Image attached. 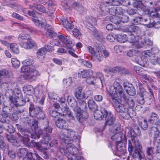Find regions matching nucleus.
I'll use <instances>...</instances> for the list:
<instances>
[{"mask_svg":"<svg viewBox=\"0 0 160 160\" xmlns=\"http://www.w3.org/2000/svg\"><path fill=\"white\" fill-rule=\"evenodd\" d=\"M46 53L45 48H43V47L42 48L38 49L37 51V57L40 60H42L44 58Z\"/></svg>","mask_w":160,"mask_h":160,"instance_id":"30","label":"nucleus"},{"mask_svg":"<svg viewBox=\"0 0 160 160\" xmlns=\"http://www.w3.org/2000/svg\"><path fill=\"white\" fill-rule=\"evenodd\" d=\"M88 52L90 54L91 60L92 61H95L96 59L98 62H101L103 59V56L101 50L98 47L95 48L90 46L87 47Z\"/></svg>","mask_w":160,"mask_h":160,"instance_id":"5","label":"nucleus"},{"mask_svg":"<svg viewBox=\"0 0 160 160\" xmlns=\"http://www.w3.org/2000/svg\"><path fill=\"white\" fill-rule=\"evenodd\" d=\"M123 86L127 93L130 96H133L136 94L135 89L132 84L124 83Z\"/></svg>","mask_w":160,"mask_h":160,"instance_id":"16","label":"nucleus"},{"mask_svg":"<svg viewBox=\"0 0 160 160\" xmlns=\"http://www.w3.org/2000/svg\"><path fill=\"white\" fill-rule=\"evenodd\" d=\"M140 92V93L137 94V102L140 104H142L144 103V98H147L151 99L153 96L152 92L151 91L150 92H148L141 89Z\"/></svg>","mask_w":160,"mask_h":160,"instance_id":"8","label":"nucleus"},{"mask_svg":"<svg viewBox=\"0 0 160 160\" xmlns=\"http://www.w3.org/2000/svg\"><path fill=\"white\" fill-rule=\"evenodd\" d=\"M128 74L129 72L128 70L122 67H117L116 73Z\"/></svg>","mask_w":160,"mask_h":160,"instance_id":"45","label":"nucleus"},{"mask_svg":"<svg viewBox=\"0 0 160 160\" xmlns=\"http://www.w3.org/2000/svg\"><path fill=\"white\" fill-rule=\"evenodd\" d=\"M107 6H108L107 8H104V10H103L101 8V5H100V8L102 11H105L107 12H108L110 14L113 16H116V11L117 10L116 8H117L116 7H111L110 8H109V7L112 6V5H109L108 6L107 5Z\"/></svg>","mask_w":160,"mask_h":160,"instance_id":"29","label":"nucleus"},{"mask_svg":"<svg viewBox=\"0 0 160 160\" xmlns=\"http://www.w3.org/2000/svg\"><path fill=\"white\" fill-rule=\"evenodd\" d=\"M120 3L118 4V5H122L123 6H127L130 5V0H121Z\"/></svg>","mask_w":160,"mask_h":160,"instance_id":"64","label":"nucleus"},{"mask_svg":"<svg viewBox=\"0 0 160 160\" xmlns=\"http://www.w3.org/2000/svg\"><path fill=\"white\" fill-rule=\"evenodd\" d=\"M122 112H120L121 113L120 115L123 117V118L126 119H128L129 118L133 117V116H132L130 114V112H128V111H122Z\"/></svg>","mask_w":160,"mask_h":160,"instance_id":"46","label":"nucleus"},{"mask_svg":"<svg viewBox=\"0 0 160 160\" xmlns=\"http://www.w3.org/2000/svg\"><path fill=\"white\" fill-rule=\"evenodd\" d=\"M121 0H109L101 4V8L102 9L104 10V8H107L108 6L109 5H118Z\"/></svg>","mask_w":160,"mask_h":160,"instance_id":"19","label":"nucleus"},{"mask_svg":"<svg viewBox=\"0 0 160 160\" xmlns=\"http://www.w3.org/2000/svg\"><path fill=\"white\" fill-rule=\"evenodd\" d=\"M149 122L150 123L157 125H160L159 119L158 116L155 113H152L150 116L149 119Z\"/></svg>","mask_w":160,"mask_h":160,"instance_id":"21","label":"nucleus"},{"mask_svg":"<svg viewBox=\"0 0 160 160\" xmlns=\"http://www.w3.org/2000/svg\"><path fill=\"white\" fill-rule=\"evenodd\" d=\"M127 136L129 137L128 140V151L131 160H151L148 158L145 159L144 152L142 151V146L137 138V134L132 129L128 132Z\"/></svg>","mask_w":160,"mask_h":160,"instance_id":"2","label":"nucleus"},{"mask_svg":"<svg viewBox=\"0 0 160 160\" xmlns=\"http://www.w3.org/2000/svg\"><path fill=\"white\" fill-rule=\"evenodd\" d=\"M116 9L117 10L116 15H122L125 12L123 9L120 7H117Z\"/></svg>","mask_w":160,"mask_h":160,"instance_id":"62","label":"nucleus"},{"mask_svg":"<svg viewBox=\"0 0 160 160\" xmlns=\"http://www.w3.org/2000/svg\"><path fill=\"white\" fill-rule=\"evenodd\" d=\"M109 93L116 109L122 110L123 108L128 110L134 105L133 100L131 98H128L122 86L118 82H114L113 86L110 87Z\"/></svg>","mask_w":160,"mask_h":160,"instance_id":"1","label":"nucleus"},{"mask_svg":"<svg viewBox=\"0 0 160 160\" xmlns=\"http://www.w3.org/2000/svg\"><path fill=\"white\" fill-rule=\"evenodd\" d=\"M115 38L117 41L120 43H124L128 39L127 35L123 34L115 35Z\"/></svg>","mask_w":160,"mask_h":160,"instance_id":"33","label":"nucleus"},{"mask_svg":"<svg viewBox=\"0 0 160 160\" xmlns=\"http://www.w3.org/2000/svg\"><path fill=\"white\" fill-rule=\"evenodd\" d=\"M21 71L24 73V78L26 79H31L33 77L40 75L39 73L37 70L32 69L29 67H22Z\"/></svg>","mask_w":160,"mask_h":160,"instance_id":"6","label":"nucleus"},{"mask_svg":"<svg viewBox=\"0 0 160 160\" xmlns=\"http://www.w3.org/2000/svg\"><path fill=\"white\" fill-rule=\"evenodd\" d=\"M141 0H135L133 3V5L134 7L138 8H140L143 10H145V7L142 3L140 1Z\"/></svg>","mask_w":160,"mask_h":160,"instance_id":"36","label":"nucleus"},{"mask_svg":"<svg viewBox=\"0 0 160 160\" xmlns=\"http://www.w3.org/2000/svg\"><path fill=\"white\" fill-rule=\"evenodd\" d=\"M93 71L92 70H88L81 69L79 70L78 76L80 78H87L91 76V74L93 75Z\"/></svg>","mask_w":160,"mask_h":160,"instance_id":"17","label":"nucleus"},{"mask_svg":"<svg viewBox=\"0 0 160 160\" xmlns=\"http://www.w3.org/2000/svg\"><path fill=\"white\" fill-rule=\"evenodd\" d=\"M103 70L107 73H109L111 72L116 73L117 67L110 68L108 66H106Z\"/></svg>","mask_w":160,"mask_h":160,"instance_id":"43","label":"nucleus"},{"mask_svg":"<svg viewBox=\"0 0 160 160\" xmlns=\"http://www.w3.org/2000/svg\"><path fill=\"white\" fill-rule=\"evenodd\" d=\"M159 50L157 48H155L152 50H148L142 52V55L145 57L148 58L151 57L153 56V54L157 55L159 52Z\"/></svg>","mask_w":160,"mask_h":160,"instance_id":"20","label":"nucleus"},{"mask_svg":"<svg viewBox=\"0 0 160 160\" xmlns=\"http://www.w3.org/2000/svg\"><path fill=\"white\" fill-rule=\"evenodd\" d=\"M108 111H95L94 113L95 119L99 120H102L106 116L105 112H107Z\"/></svg>","mask_w":160,"mask_h":160,"instance_id":"22","label":"nucleus"},{"mask_svg":"<svg viewBox=\"0 0 160 160\" xmlns=\"http://www.w3.org/2000/svg\"><path fill=\"white\" fill-rule=\"evenodd\" d=\"M96 77L95 78H99L100 80L101 83H102V85H103V84H105V79L104 78L103 75H102V73L100 72H96Z\"/></svg>","mask_w":160,"mask_h":160,"instance_id":"50","label":"nucleus"},{"mask_svg":"<svg viewBox=\"0 0 160 160\" xmlns=\"http://www.w3.org/2000/svg\"><path fill=\"white\" fill-rule=\"evenodd\" d=\"M32 20L35 25L38 27L41 28L43 27L45 25L44 23L42 22L39 20L35 19H33Z\"/></svg>","mask_w":160,"mask_h":160,"instance_id":"54","label":"nucleus"},{"mask_svg":"<svg viewBox=\"0 0 160 160\" xmlns=\"http://www.w3.org/2000/svg\"><path fill=\"white\" fill-rule=\"evenodd\" d=\"M86 22H87L89 24L92 26L93 24H95L97 22L96 19L92 17H88L86 18Z\"/></svg>","mask_w":160,"mask_h":160,"instance_id":"47","label":"nucleus"},{"mask_svg":"<svg viewBox=\"0 0 160 160\" xmlns=\"http://www.w3.org/2000/svg\"><path fill=\"white\" fill-rule=\"evenodd\" d=\"M12 16L13 18H15L21 21H23V20L22 17L16 12H13L12 14Z\"/></svg>","mask_w":160,"mask_h":160,"instance_id":"63","label":"nucleus"},{"mask_svg":"<svg viewBox=\"0 0 160 160\" xmlns=\"http://www.w3.org/2000/svg\"><path fill=\"white\" fill-rule=\"evenodd\" d=\"M78 106H75L74 110H85L87 109L86 102L82 100H80Z\"/></svg>","mask_w":160,"mask_h":160,"instance_id":"31","label":"nucleus"},{"mask_svg":"<svg viewBox=\"0 0 160 160\" xmlns=\"http://www.w3.org/2000/svg\"><path fill=\"white\" fill-rule=\"evenodd\" d=\"M93 95L92 91L91 90H88L83 92V98H86L92 97Z\"/></svg>","mask_w":160,"mask_h":160,"instance_id":"59","label":"nucleus"},{"mask_svg":"<svg viewBox=\"0 0 160 160\" xmlns=\"http://www.w3.org/2000/svg\"><path fill=\"white\" fill-rule=\"evenodd\" d=\"M29 8L33 9L36 8L41 12H46V9L45 7L41 4L34 3L33 5H30Z\"/></svg>","mask_w":160,"mask_h":160,"instance_id":"34","label":"nucleus"},{"mask_svg":"<svg viewBox=\"0 0 160 160\" xmlns=\"http://www.w3.org/2000/svg\"><path fill=\"white\" fill-rule=\"evenodd\" d=\"M60 111L61 112H58L57 111H50L49 113L52 117L55 118L58 116L66 115V113L65 114V113H66V112H64L62 111Z\"/></svg>","mask_w":160,"mask_h":160,"instance_id":"38","label":"nucleus"},{"mask_svg":"<svg viewBox=\"0 0 160 160\" xmlns=\"http://www.w3.org/2000/svg\"><path fill=\"white\" fill-rule=\"evenodd\" d=\"M91 76L87 78L86 80V82L88 84H93L95 81V77H92V75L91 74Z\"/></svg>","mask_w":160,"mask_h":160,"instance_id":"51","label":"nucleus"},{"mask_svg":"<svg viewBox=\"0 0 160 160\" xmlns=\"http://www.w3.org/2000/svg\"><path fill=\"white\" fill-rule=\"evenodd\" d=\"M8 71L6 69L0 70V79L5 78L8 74Z\"/></svg>","mask_w":160,"mask_h":160,"instance_id":"55","label":"nucleus"},{"mask_svg":"<svg viewBox=\"0 0 160 160\" xmlns=\"http://www.w3.org/2000/svg\"><path fill=\"white\" fill-rule=\"evenodd\" d=\"M88 106L91 110H98V106L93 100H90L88 102Z\"/></svg>","mask_w":160,"mask_h":160,"instance_id":"40","label":"nucleus"},{"mask_svg":"<svg viewBox=\"0 0 160 160\" xmlns=\"http://www.w3.org/2000/svg\"><path fill=\"white\" fill-rule=\"evenodd\" d=\"M58 38L60 41L61 45L63 47H66L68 48H71L74 45L71 40L67 37H65L62 35L58 36Z\"/></svg>","mask_w":160,"mask_h":160,"instance_id":"10","label":"nucleus"},{"mask_svg":"<svg viewBox=\"0 0 160 160\" xmlns=\"http://www.w3.org/2000/svg\"><path fill=\"white\" fill-rule=\"evenodd\" d=\"M72 32L76 38L78 39L80 38L79 37L81 36L82 34L78 29L74 28L72 31Z\"/></svg>","mask_w":160,"mask_h":160,"instance_id":"57","label":"nucleus"},{"mask_svg":"<svg viewBox=\"0 0 160 160\" xmlns=\"http://www.w3.org/2000/svg\"><path fill=\"white\" fill-rule=\"evenodd\" d=\"M150 134L154 138H157L160 134V125H157V127H152L151 128Z\"/></svg>","mask_w":160,"mask_h":160,"instance_id":"25","label":"nucleus"},{"mask_svg":"<svg viewBox=\"0 0 160 160\" xmlns=\"http://www.w3.org/2000/svg\"><path fill=\"white\" fill-rule=\"evenodd\" d=\"M143 19L142 17H138L133 19V21L134 23L136 24H142V22H143Z\"/></svg>","mask_w":160,"mask_h":160,"instance_id":"58","label":"nucleus"},{"mask_svg":"<svg viewBox=\"0 0 160 160\" xmlns=\"http://www.w3.org/2000/svg\"><path fill=\"white\" fill-rule=\"evenodd\" d=\"M20 46L22 48L26 49H29L32 48L36 46V43L31 38L28 40L27 42H22L19 43Z\"/></svg>","mask_w":160,"mask_h":160,"instance_id":"13","label":"nucleus"},{"mask_svg":"<svg viewBox=\"0 0 160 160\" xmlns=\"http://www.w3.org/2000/svg\"><path fill=\"white\" fill-rule=\"evenodd\" d=\"M56 124L58 128L63 129H65L68 126V123L64 119H58L56 121Z\"/></svg>","mask_w":160,"mask_h":160,"instance_id":"28","label":"nucleus"},{"mask_svg":"<svg viewBox=\"0 0 160 160\" xmlns=\"http://www.w3.org/2000/svg\"><path fill=\"white\" fill-rule=\"evenodd\" d=\"M76 114V117L80 122L82 121L83 119H86L88 117V114L86 111H74Z\"/></svg>","mask_w":160,"mask_h":160,"instance_id":"18","label":"nucleus"},{"mask_svg":"<svg viewBox=\"0 0 160 160\" xmlns=\"http://www.w3.org/2000/svg\"><path fill=\"white\" fill-rule=\"evenodd\" d=\"M113 144V143H110L109 144L108 147L110 148L113 151L122 152L125 149V144L124 143L122 142L121 141L116 143L115 145Z\"/></svg>","mask_w":160,"mask_h":160,"instance_id":"12","label":"nucleus"},{"mask_svg":"<svg viewBox=\"0 0 160 160\" xmlns=\"http://www.w3.org/2000/svg\"><path fill=\"white\" fill-rule=\"evenodd\" d=\"M139 30V27L134 25H131L128 28V31L130 32H137Z\"/></svg>","mask_w":160,"mask_h":160,"instance_id":"48","label":"nucleus"},{"mask_svg":"<svg viewBox=\"0 0 160 160\" xmlns=\"http://www.w3.org/2000/svg\"><path fill=\"white\" fill-rule=\"evenodd\" d=\"M70 2V0H69L68 2L65 0L62 2V5L64 9L67 10L71 8V5Z\"/></svg>","mask_w":160,"mask_h":160,"instance_id":"52","label":"nucleus"},{"mask_svg":"<svg viewBox=\"0 0 160 160\" xmlns=\"http://www.w3.org/2000/svg\"><path fill=\"white\" fill-rule=\"evenodd\" d=\"M75 133L74 130L72 129H63L61 134L60 138L62 142L65 143L72 142H73L77 136H75Z\"/></svg>","mask_w":160,"mask_h":160,"instance_id":"4","label":"nucleus"},{"mask_svg":"<svg viewBox=\"0 0 160 160\" xmlns=\"http://www.w3.org/2000/svg\"><path fill=\"white\" fill-rule=\"evenodd\" d=\"M23 91L27 95H31L33 92V89L32 86L27 85L23 88Z\"/></svg>","mask_w":160,"mask_h":160,"instance_id":"37","label":"nucleus"},{"mask_svg":"<svg viewBox=\"0 0 160 160\" xmlns=\"http://www.w3.org/2000/svg\"><path fill=\"white\" fill-rule=\"evenodd\" d=\"M10 48L12 51L14 53L18 54L19 52L18 46L15 43H12L10 45Z\"/></svg>","mask_w":160,"mask_h":160,"instance_id":"39","label":"nucleus"},{"mask_svg":"<svg viewBox=\"0 0 160 160\" xmlns=\"http://www.w3.org/2000/svg\"><path fill=\"white\" fill-rule=\"evenodd\" d=\"M62 24L63 25L64 27L67 29H72L74 28V25L72 21H71L69 19H67L63 18L61 20Z\"/></svg>","mask_w":160,"mask_h":160,"instance_id":"23","label":"nucleus"},{"mask_svg":"<svg viewBox=\"0 0 160 160\" xmlns=\"http://www.w3.org/2000/svg\"><path fill=\"white\" fill-rule=\"evenodd\" d=\"M28 132H25L22 133V136L19 133H18V135L20 137L21 136L22 139H21L22 141V142L23 144L26 146L28 145V143L29 141V135L28 134Z\"/></svg>","mask_w":160,"mask_h":160,"instance_id":"26","label":"nucleus"},{"mask_svg":"<svg viewBox=\"0 0 160 160\" xmlns=\"http://www.w3.org/2000/svg\"><path fill=\"white\" fill-rule=\"evenodd\" d=\"M72 142L65 143L67 144L66 146L67 150L68 151V155L67 156L68 160H84L83 158L78 155V150Z\"/></svg>","mask_w":160,"mask_h":160,"instance_id":"3","label":"nucleus"},{"mask_svg":"<svg viewBox=\"0 0 160 160\" xmlns=\"http://www.w3.org/2000/svg\"><path fill=\"white\" fill-rule=\"evenodd\" d=\"M31 37L30 36L27 34L21 33L19 35L18 39H19L27 40L30 39Z\"/></svg>","mask_w":160,"mask_h":160,"instance_id":"56","label":"nucleus"},{"mask_svg":"<svg viewBox=\"0 0 160 160\" xmlns=\"http://www.w3.org/2000/svg\"><path fill=\"white\" fill-rule=\"evenodd\" d=\"M138 122L139 126L141 128L144 130H146L148 127L147 121L146 119L142 117L138 118Z\"/></svg>","mask_w":160,"mask_h":160,"instance_id":"27","label":"nucleus"},{"mask_svg":"<svg viewBox=\"0 0 160 160\" xmlns=\"http://www.w3.org/2000/svg\"><path fill=\"white\" fill-rule=\"evenodd\" d=\"M82 89L81 87H79L76 89L74 93L75 97L81 100L83 98V93H82Z\"/></svg>","mask_w":160,"mask_h":160,"instance_id":"32","label":"nucleus"},{"mask_svg":"<svg viewBox=\"0 0 160 160\" xmlns=\"http://www.w3.org/2000/svg\"><path fill=\"white\" fill-rule=\"evenodd\" d=\"M33 63V61L32 59L28 58L22 62V64L24 66L23 67H29V66L32 65Z\"/></svg>","mask_w":160,"mask_h":160,"instance_id":"49","label":"nucleus"},{"mask_svg":"<svg viewBox=\"0 0 160 160\" xmlns=\"http://www.w3.org/2000/svg\"><path fill=\"white\" fill-rule=\"evenodd\" d=\"M156 6L151 7L148 10V14L153 18H158L160 20V9L156 8Z\"/></svg>","mask_w":160,"mask_h":160,"instance_id":"14","label":"nucleus"},{"mask_svg":"<svg viewBox=\"0 0 160 160\" xmlns=\"http://www.w3.org/2000/svg\"><path fill=\"white\" fill-rule=\"evenodd\" d=\"M29 152L27 150V149L25 148L21 149H20L17 153L18 155L20 157H21L27 155H28Z\"/></svg>","mask_w":160,"mask_h":160,"instance_id":"41","label":"nucleus"},{"mask_svg":"<svg viewBox=\"0 0 160 160\" xmlns=\"http://www.w3.org/2000/svg\"><path fill=\"white\" fill-rule=\"evenodd\" d=\"M9 98L11 102L16 107L18 106H22L25 104L26 100L28 102H29L30 101L28 98L27 99V98L24 100L21 97L20 98L18 97L16 98H13L12 96H10L9 97Z\"/></svg>","mask_w":160,"mask_h":160,"instance_id":"11","label":"nucleus"},{"mask_svg":"<svg viewBox=\"0 0 160 160\" xmlns=\"http://www.w3.org/2000/svg\"><path fill=\"white\" fill-rule=\"evenodd\" d=\"M120 129L121 126L118 124L117 126L114 127L113 128L110 130L112 132L114 133L112 136L111 138L113 141L116 142V143L121 141L122 140V134L120 132Z\"/></svg>","mask_w":160,"mask_h":160,"instance_id":"9","label":"nucleus"},{"mask_svg":"<svg viewBox=\"0 0 160 160\" xmlns=\"http://www.w3.org/2000/svg\"><path fill=\"white\" fill-rule=\"evenodd\" d=\"M105 124L106 125L110 126L112 125L115 121V118L111 112L108 111L107 112H105Z\"/></svg>","mask_w":160,"mask_h":160,"instance_id":"15","label":"nucleus"},{"mask_svg":"<svg viewBox=\"0 0 160 160\" xmlns=\"http://www.w3.org/2000/svg\"><path fill=\"white\" fill-rule=\"evenodd\" d=\"M67 99L68 103L70 104L72 107L74 108L75 107L74 106H75L77 102L74 98L72 96H68L67 97Z\"/></svg>","mask_w":160,"mask_h":160,"instance_id":"42","label":"nucleus"},{"mask_svg":"<svg viewBox=\"0 0 160 160\" xmlns=\"http://www.w3.org/2000/svg\"><path fill=\"white\" fill-rule=\"evenodd\" d=\"M155 54H153V56L151 57V62L153 64H159V62H160L159 58L160 57L158 56H156L155 55Z\"/></svg>","mask_w":160,"mask_h":160,"instance_id":"44","label":"nucleus"},{"mask_svg":"<svg viewBox=\"0 0 160 160\" xmlns=\"http://www.w3.org/2000/svg\"><path fill=\"white\" fill-rule=\"evenodd\" d=\"M45 28H47L46 33L48 37L53 38L56 35V33L53 30L50 25H47L45 26Z\"/></svg>","mask_w":160,"mask_h":160,"instance_id":"35","label":"nucleus"},{"mask_svg":"<svg viewBox=\"0 0 160 160\" xmlns=\"http://www.w3.org/2000/svg\"><path fill=\"white\" fill-rule=\"evenodd\" d=\"M52 137L48 134H46L43 138V140L41 143L38 142L35 144V146L40 151H42L43 150H46L49 148L48 143L51 140Z\"/></svg>","mask_w":160,"mask_h":160,"instance_id":"7","label":"nucleus"},{"mask_svg":"<svg viewBox=\"0 0 160 160\" xmlns=\"http://www.w3.org/2000/svg\"><path fill=\"white\" fill-rule=\"evenodd\" d=\"M11 61L13 67L17 68L19 67L20 65V62L17 59L15 58H12L11 59Z\"/></svg>","mask_w":160,"mask_h":160,"instance_id":"53","label":"nucleus"},{"mask_svg":"<svg viewBox=\"0 0 160 160\" xmlns=\"http://www.w3.org/2000/svg\"><path fill=\"white\" fill-rule=\"evenodd\" d=\"M143 20V22L142 24L147 26L148 27L152 28L153 27H155V28H158V27H157L156 24L158 23H159V22H157L156 23L154 21L152 22H151L150 19L148 18H144Z\"/></svg>","mask_w":160,"mask_h":160,"instance_id":"24","label":"nucleus"},{"mask_svg":"<svg viewBox=\"0 0 160 160\" xmlns=\"http://www.w3.org/2000/svg\"><path fill=\"white\" fill-rule=\"evenodd\" d=\"M43 48H45L46 50V52H52L54 50V47L49 45H45Z\"/></svg>","mask_w":160,"mask_h":160,"instance_id":"61","label":"nucleus"},{"mask_svg":"<svg viewBox=\"0 0 160 160\" xmlns=\"http://www.w3.org/2000/svg\"><path fill=\"white\" fill-rule=\"evenodd\" d=\"M128 40L130 42H132V43H134L135 42L136 40V38L135 35L132 34L131 33L130 34L128 35Z\"/></svg>","mask_w":160,"mask_h":160,"instance_id":"60","label":"nucleus"}]
</instances>
